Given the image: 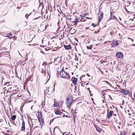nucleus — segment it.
<instances>
[{"label": "nucleus", "mask_w": 135, "mask_h": 135, "mask_svg": "<svg viewBox=\"0 0 135 135\" xmlns=\"http://www.w3.org/2000/svg\"><path fill=\"white\" fill-rule=\"evenodd\" d=\"M124 103V102L123 100L122 104H123Z\"/></svg>", "instance_id": "nucleus-55"}, {"label": "nucleus", "mask_w": 135, "mask_h": 135, "mask_svg": "<svg viewBox=\"0 0 135 135\" xmlns=\"http://www.w3.org/2000/svg\"><path fill=\"white\" fill-rule=\"evenodd\" d=\"M120 108H122L123 109V107H122V106H120Z\"/></svg>", "instance_id": "nucleus-63"}, {"label": "nucleus", "mask_w": 135, "mask_h": 135, "mask_svg": "<svg viewBox=\"0 0 135 135\" xmlns=\"http://www.w3.org/2000/svg\"><path fill=\"white\" fill-rule=\"evenodd\" d=\"M7 34V35H9V36H12V35L11 34V33H8Z\"/></svg>", "instance_id": "nucleus-41"}, {"label": "nucleus", "mask_w": 135, "mask_h": 135, "mask_svg": "<svg viewBox=\"0 0 135 135\" xmlns=\"http://www.w3.org/2000/svg\"><path fill=\"white\" fill-rule=\"evenodd\" d=\"M89 29L90 30H92V29H90V27H88L87 28H85V30H86V29Z\"/></svg>", "instance_id": "nucleus-44"}, {"label": "nucleus", "mask_w": 135, "mask_h": 135, "mask_svg": "<svg viewBox=\"0 0 135 135\" xmlns=\"http://www.w3.org/2000/svg\"><path fill=\"white\" fill-rule=\"evenodd\" d=\"M58 76H59V74H58V73H57V77H58Z\"/></svg>", "instance_id": "nucleus-61"}, {"label": "nucleus", "mask_w": 135, "mask_h": 135, "mask_svg": "<svg viewBox=\"0 0 135 135\" xmlns=\"http://www.w3.org/2000/svg\"><path fill=\"white\" fill-rule=\"evenodd\" d=\"M60 73L61 77L64 78L67 75V73L64 71L63 67L62 70L60 72Z\"/></svg>", "instance_id": "nucleus-3"}, {"label": "nucleus", "mask_w": 135, "mask_h": 135, "mask_svg": "<svg viewBox=\"0 0 135 135\" xmlns=\"http://www.w3.org/2000/svg\"><path fill=\"white\" fill-rule=\"evenodd\" d=\"M95 126V128H96V130L98 132H99V133H100V131L101 130V129H100V128L97 126Z\"/></svg>", "instance_id": "nucleus-21"}, {"label": "nucleus", "mask_w": 135, "mask_h": 135, "mask_svg": "<svg viewBox=\"0 0 135 135\" xmlns=\"http://www.w3.org/2000/svg\"><path fill=\"white\" fill-rule=\"evenodd\" d=\"M22 126L21 127V130L22 131H24L25 129V123L23 120V119L22 118Z\"/></svg>", "instance_id": "nucleus-10"}, {"label": "nucleus", "mask_w": 135, "mask_h": 135, "mask_svg": "<svg viewBox=\"0 0 135 135\" xmlns=\"http://www.w3.org/2000/svg\"><path fill=\"white\" fill-rule=\"evenodd\" d=\"M55 113L56 115H60V111L58 110H55Z\"/></svg>", "instance_id": "nucleus-25"}, {"label": "nucleus", "mask_w": 135, "mask_h": 135, "mask_svg": "<svg viewBox=\"0 0 135 135\" xmlns=\"http://www.w3.org/2000/svg\"><path fill=\"white\" fill-rule=\"evenodd\" d=\"M85 75H83L81 76V77H85Z\"/></svg>", "instance_id": "nucleus-52"}, {"label": "nucleus", "mask_w": 135, "mask_h": 135, "mask_svg": "<svg viewBox=\"0 0 135 135\" xmlns=\"http://www.w3.org/2000/svg\"><path fill=\"white\" fill-rule=\"evenodd\" d=\"M38 18H39L38 17H37V18H35L32 21H33V22H35V20L38 19Z\"/></svg>", "instance_id": "nucleus-39"}, {"label": "nucleus", "mask_w": 135, "mask_h": 135, "mask_svg": "<svg viewBox=\"0 0 135 135\" xmlns=\"http://www.w3.org/2000/svg\"><path fill=\"white\" fill-rule=\"evenodd\" d=\"M110 19H115L116 17L115 16V15L113 14L112 12H110Z\"/></svg>", "instance_id": "nucleus-13"}, {"label": "nucleus", "mask_w": 135, "mask_h": 135, "mask_svg": "<svg viewBox=\"0 0 135 135\" xmlns=\"http://www.w3.org/2000/svg\"><path fill=\"white\" fill-rule=\"evenodd\" d=\"M4 36L5 37H9V35H7Z\"/></svg>", "instance_id": "nucleus-58"}, {"label": "nucleus", "mask_w": 135, "mask_h": 135, "mask_svg": "<svg viewBox=\"0 0 135 135\" xmlns=\"http://www.w3.org/2000/svg\"><path fill=\"white\" fill-rule=\"evenodd\" d=\"M132 135H135V133L134 132L133 133Z\"/></svg>", "instance_id": "nucleus-56"}, {"label": "nucleus", "mask_w": 135, "mask_h": 135, "mask_svg": "<svg viewBox=\"0 0 135 135\" xmlns=\"http://www.w3.org/2000/svg\"><path fill=\"white\" fill-rule=\"evenodd\" d=\"M37 114L38 115L37 116L38 119V118L40 119L41 118L42 116L41 113L40 112L38 111Z\"/></svg>", "instance_id": "nucleus-16"}, {"label": "nucleus", "mask_w": 135, "mask_h": 135, "mask_svg": "<svg viewBox=\"0 0 135 135\" xmlns=\"http://www.w3.org/2000/svg\"><path fill=\"white\" fill-rule=\"evenodd\" d=\"M73 97L71 96H68L66 98V100H70L71 101H73Z\"/></svg>", "instance_id": "nucleus-18"}, {"label": "nucleus", "mask_w": 135, "mask_h": 135, "mask_svg": "<svg viewBox=\"0 0 135 135\" xmlns=\"http://www.w3.org/2000/svg\"><path fill=\"white\" fill-rule=\"evenodd\" d=\"M57 25H59V20L57 21Z\"/></svg>", "instance_id": "nucleus-46"}, {"label": "nucleus", "mask_w": 135, "mask_h": 135, "mask_svg": "<svg viewBox=\"0 0 135 135\" xmlns=\"http://www.w3.org/2000/svg\"><path fill=\"white\" fill-rule=\"evenodd\" d=\"M119 43L117 41H114L113 40L112 41V42L111 44L112 46V47H114L117 46L118 45Z\"/></svg>", "instance_id": "nucleus-7"}, {"label": "nucleus", "mask_w": 135, "mask_h": 135, "mask_svg": "<svg viewBox=\"0 0 135 135\" xmlns=\"http://www.w3.org/2000/svg\"><path fill=\"white\" fill-rule=\"evenodd\" d=\"M9 83H7L4 84V85H7L8 89H6L4 90V91L7 90V92H9V93H11L12 91V90H11L12 89V85H7V84H8Z\"/></svg>", "instance_id": "nucleus-1"}, {"label": "nucleus", "mask_w": 135, "mask_h": 135, "mask_svg": "<svg viewBox=\"0 0 135 135\" xmlns=\"http://www.w3.org/2000/svg\"><path fill=\"white\" fill-rule=\"evenodd\" d=\"M38 119L40 123V126H43V125L44 123V119L43 118H42L40 119H40L38 118Z\"/></svg>", "instance_id": "nucleus-11"}, {"label": "nucleus", "mask_w": 135, "mask_h": 135, "mask_svg": "<svg viewBox=\"0 0 135 135\" xmlns=\"http://www.w3.org/2000/svg\"><path fill=\"white\" fill-rule=\"evenodd\" d=\"M16 118V116L15 115H13L11 117V119L12 120H14Z\"/></svg>", "instance_id": "nucleus-26"}, {"label": "nucleus", "mask_w": 135, "mask_h": 135, "mask_svg": "<svg viewBox=\"0 0 135 135\" xmlns=\"http://www.w3.org/2000/svg\"><path fill=\"white\" fill-rule=\"evenodd\" d=\"M75 40H76L77 41V42H78V40L76 38H75Z\"/></svg>", "instance_id": "nucleus-64"}, {"label": "nucleus", "mask_w": 135, "mask_h": 135, "mask_svg": "<svg viewBox=\"0 0 135 135\" xmlns=\"http://www.w3.org/2000/svg\"><path fill=\"white\" fill-rule=\"evenodd\" d=\"M109 98H110L112 100V97H111V96H110V95H109Z\"/></svg>", "instance_id": "nucleus-47"}, {"label": "nucleus", "mask_w": 135, "mask_h": 135, "mask_svg": "<svg viewBox=\"0 0 135 135\" xmlns=\"http://www.w3.org/2000/svg\"><path fill=\"white\" fill-rule=\"evenodd\" d=\"M66 76H67L66 77V78H67L68 79H70V76L69 75L68 73H67V75Z\"/></svg>", "instance_id": "nucleus-33"}, {"label": "nucleus", "mask_w": 135, "mask_h": 135, "mask_svg": "<svg viewBox=\"0 0 135 135\" xmlns=\"http://www.w3.org/2000/svg\"><path fill=\"white\" fill-rule=\"evenodd\" d=\"M113 111L111 110L110 111L109 113L107 114V117L108 119H109L112 117L113 113Z\"/></svg>", "instance_id": "nucleus-8"}, {"label": "nucleus", "mask_w": 135, "mask_h": 135, "mask_svg": "<svg viewBox=\"0 0 135 135\" xmlns=\"http://www.w3.org/2000/svg\"><path fill=\"white\" fill-rule=\"evenodd\" d=\"M73 101H71V100H66V103H68V104H71Z\"/></svg>", "instance_id": "nucleus-28"}, {"label": "nucleus", "mask_w": 135, "mask_h": 135, "mask_svg": "<svg viewBox=\"0 0 135 135\" xmlns=\"http://www.w3.org/2000/svg\"><path fill=\"white\" fill-rule=\"evenodd\" d=\"M64 47V48L66 50H69L71 49V46L69 45H63Z\"/></svg>", "instance_id": "nucleus-12"}, {"label": "nucleus", "mask_w": 135, "mask_h": 135, "mask_svg": "<svg viewBox=\"0 0 135 135\" xmlns=\"http://www.w3.org/2000/svg\"><path fill=\"white\" fill-rule=\"evenodd\" d=\"M4 134L6 135H8L9 134L7 133H4Z\"/></svg>", "instance_id": "nucleus-51"}, {"label": "nucleus", "mask_w": 135, "mask_h": 135, "mask_svg": "<svg viewBox=\"0 0 135 135\" xmlns=\"http://www.w3.org/2000/svg\"><path fill=\"white\" fill-rule=\"evenodd\" d=\"M126 132L125 131H124L120 133V135H125Z\"/></svg>", "instance_id": "nucleus-34"}, {"label": "nucleus", "mask_w": 135, "mask_h": 135, "mask_svg": "<svg viewBox=\"0 0 135 135\" xmlns=\"http://www.w3.org/2000/svg\"><path fill=\"white\" fill-rule=\"evenodd\" d=\"M41 73L42 74H43L44 73V75H45L46 74V72L45 71V70L44 69V68H42L41 69Z\"/></svg>", "instance_id": "nucleus-27"}, {"label": "nucleus", "mask_w": 135, "mask_h": 135, "mask_svg": "<svg viewBox=\"0 0 135 135\" xmlns=\"http://www.w3.org/2000/svg\"><path fill=\"white\" fill-rule=\"evenodd\" d=\"M86 74V75H87L88 76V77H89L90 76V75H89V74L88 73L87 74Z\"/></svg>", "instance_id": "nucleus-53"}, {"label": "nucleus", "mask_w": 135, "mask_h": 135, "mask_svg": "<svg viewBox=\"0 0 135 135\" xmlns=\"http://www.w3.org/2000/svg\"><path fill=\"white\" fill-rule=\"evenodd\" d=\"M76 117V115L74 113V114H73V122L75 123V118Z\"/></svg>", "instance_id": "nucleus-22"}, {"label": "nucleus", "mask_w": 135, "mask_h": 135, "mask_svg": "<svg viewBox=\"0 0 135 135\" xmlns=\"http://www.w3.org/2000/svg\"><path fill=\"white\" fill-rule=\"evenodd\" d=\"M100 15L99 16L98 18V25H99V23L100 22L101 20L103 18V13L102 11L100 13Z\"/></svg>", "instance_id": "nucleus-5"}, {"label": "nucleus", "mask_w": 135, "mask_h": 135, "mask_svg": "<svg viewBox=\"0 0 135 135\" xmlns=\"http://www.w3.org/2000/svg\"><path fill=\"white\" fill-rule=\"evenodd\" d=\"M125 9L126 11L129 14H134V8L133 7H129L128 9L125 8Z\"/></svg>", "instance_id": "nucleus-2"}, {"label": "nucleus", "mask_w": 135, "mask_h": 135, "mask_svg": "<svg viewBox=\"0 0 135 135\" xmlns=\"http://www.w3.org/2000/svg\"><path fill=\"white\" fill-rule=\"evenodd\" d=\"M89 93L90 94V95L91 96H92L93 94L92 93H91V92H89Z\"/></svg>", "instance_id": "nucleus-49"}, {"label": "nucleus", "mask_w": 135, "mask_h": 135, "mask_svg": "<svg viewBox=\"0 0 135 135\" xmlns=\"http://www.w3.org/2000/svg\"><path fill=\"white\" fill-rule=\"evenodd\" d=\"M106 91V90H102V98H104V99H105V97L104 96L105 95V93L104 92V91Z\"/></svg>", "instance_id": "nucleus-17"}, {"label": "nucleus", "mask_w": 135, "mask_h": 135, "mask_svg": "<svg viewBox=\"0 0 135 135\" xmlns=\"http://www.w3.org/2000/svg\"><path fill=\"white\" fill-rule=\"evenodd\" d=\"M52 88L51 87H46V90H47V92L46 91V93H47L48 94V92H49V89H50Z\"/></svg>", "instance_id": "nucleus-29"}, {"label": "nucleus", "mask_w": 135, "mask_h": 135, "mask_svg": "<svg viewBox=\"0 0 135 135\" xmlns=\"http://www.w3.org/2000/svg\"><path fill=\"white\" fill-rule=\"evenodd\" d=\"M77 79L76 78H74L73 79L71 80L72 81V83L74 85H75L76 84V82L77 81Z\"/></svg>", "instance_id": "nucleus-14"}, {"label": "nucleus", "mask_w": 135, "mask_h": 135, "mask_svg": "<svg viewBox=\"0 0 135 135\" xmlns=\"http://www.w3.org/2000/svg\"><path fill=\"white\" fill-rule=\"evenodd\" d=\"M18 92V90H12V94H16Z\"/></svg>", "instance_id": "nucleus-24"}, {"label": "nucleus", "mask_w": 135, "mask_h": 135, "mask_svg": "<svg viewBox=\"0 0 135 135\" xmlns=\"http://www.w3.org/2000/svg\"><path fill=\"white\" fill-rule=\"evenodd\" d=\"M67 27V28L65 29V31H66L67 32H68V31H70L71 29V27H69V26H66Z\"/></svg>", "instance_id": "nucleus-23"}, {"label": "nucleus", "mask_w": 135, "mask_h": 135, "mask_svg": "<svg viewBox=\"0 0 135 135\" xmlns=\"http://www.w3.org/2000/svg\"><path fill=\"white\" fill-rule=\"evenodd\" d=\"M113 115L115 116H116L117 115V114H113Z\"/></svg>", "instance_id": "nucleus-60"}, {"label": "nucleus", "mask_w": 135, "mask_h": 135, "mask_svg": "<svg viewBox=\"0 0 135 135\" xmlns=\"http://www.w3.org/2000/svg\"><path fill=\"white\" fill-rule=\"evenodd\" d=\"M65 26H64V27L63 28V27L61 28V27H58L57 28V30L56 31V32H57L59 31V32H61L62 31V30H63L64 28L65 27Z\"/></svg>", "instance_id": "nucleus-15"}, {"label": "nucleus", "mask_w": 135, "mask_h": 135, "mask_svg": "<svg viewBox=\"0 0 135 135\" xmlns=\"http://www.w3.org/2000/svg\"><path fill=\"white\" fill-rule=\"evenodd\" d=\"M47 26H40L39 30L41 32H43L46 29Z\"/></svg>", "instance_id": "nucleus-9"}, {"label": "nucleus", "mask_w": 135, "mask_h": 135, "mask_svg": "<svg viewBox=\"0 0 135 135\" xmlns=\"http://www.w3.org/2000/svg\"><path fill=\"white\" fill-rule=\"evenodd\" d=\"M30 118H31V123H32V126L33 125V123H32V122L31 120V117H30Z\"/></svg>", "instance_id": "nucleus-54"}, {"label": "nucleus", "mask_w": 135, "mask_h": 135, "mask_svg": "<svg viewBox=\"0 0 135 135\" xmlns=\"http://www.w3.org/2000/svg\"><path fill=\"white\" fill-rule=\"evenodd\" d=\"M132 98L133 100L135 102V92L134 93V97H132Z\"/></svg>", "instance_id": "nucleus-32"}, {"label": "nucleus", "mask_w": 135, "mask_h": 135, "mask_svg": "<svg viewBox=\"0 0 135 135\" xmlns=\"http://www.w3.org/2000/svg\"><path fill=\"white\" fill-rule=\"evenodd\" d=\"M6 132L7 133H9V130H8L6 131Z\"/></svg>", "instance_id": "nucleus-57"}, {"label": "nucleus", "mask_w": 135, "mask_h": 135, "mask_svg": "<svg viewBox=\"0 0 135 135\" xmlns=\"http://www.w3.org/2000/svg\"><path fill=\"white\" fill-rule=\"evenodd\" d=\"M57 128V129H58L60 131V132H61V131H60V129L58 128H57V127H55V128H54V129H53V132L54 133V131H55V129L56 128Z\"/></svg>", "instance_id": "nucleus-38"}, {"label": "nucleus", "mask_w": 135, "mask_h": 135, "mask_svg": "<svg viewBox=\"0 0 135 135\" xmlns=\"http://www.w3.org/2000/svg\"><path fill=\"white\" fill-rule=\"evenodd\" d=\"M121 90L122 91H119L120 93L122 92L125 95H127L130 93V91L129 90H125L124 89H122Z\"/></svg>", "instance_id": "nucleus-6"}, {"label": "nucleus", "mask_w": 135, "mask_h": 135, "mask_svg": "<svg viewBox=\"0 0 135 135\" xmlns=\"http://www.w3.org/2000/svg\"><path fill=\"white\" fill-rule=\"evenodd\" d=\"M60 115H62V114H63V117H64V115H64V114H63V113H62V112H60Z\"/></svg>", "instance_id": "nucleus-40"}, {"label": "nucleus", "mask_w": 135, "mask_h": 135, "mask_svg": "<svg viewBox=\"0 0 135 135\" xmlns=\"http://www.w3.org/2000/svg\"><path fill=\"white\" fill-rule=\"evenodd\" d=\"M104 82H105V83H106L107 84H108V85L109 86H110L112 87V85L110 84L108 81H104Z\"/></svg>", "instance_id": "nucleus-31"}, {"label": "nucleus", "mask_w": 135, "mask_h": 135, "mask_svg": "<svg viewBox=\"0 0 135 135\" xmlns=\"http://www.w3.org/2000/svg\"><path fill=\"white\" fill-rule=\"evenodd\" d=\"M93 45H90L89 46H86V48L88 49H91Z\"/></svg>", "instance_id": "nucleus-30"}, {"label": "nucleus", "mask_w": 135, "mask_h": 135, "mask_svg": "<svg viewBox=\"0 0 135 135\" xmlns=\"http://www.w3.org/2000/svg\"><path fill=\"white\" fill-rule=\"evenodd\" d=\"M75 20L73 22H74V25H76L77 24V23L78 22V20H79V18H78V17H76V19H75Z\"/></svg>", "instance_id": "nucleus-20"}, {"label": "nucleus", "mask_w": 135, "mask_h": 135, "mask_svg": "<svg viewBox=\"0 0 135 135\" xmlns=\"http://www.w3.org/2000/svg\"><path fill=\"white\" fill-rule=\"evenodd\" d=\"M54 107H56L57 106V105L56 104V102L55 100L54 101Z\"/></svg>", "instance_id": "nucleus-37"}, {"label": "nucleus", "mask_w": 135, "mask_h": 135, "mask_svg": "<svg viewBox=\"0 0 135 135\" xmlns=\"http://www.w3.org/2000/svg\"><path fill=\"white\" fill-rule=\"evenodd\" d=\"M100 30V27L99 28L98 30L97 31H95L94 32V33H97Z\"/></svg>", "instance_id": "nucleus-35"}, {"label": "nucleus", "mask_w": 135, "mask_h": 135, "mask_svg": "<svg viewBox=\"0 0 135 135\" xmlns=\"http://www.w3.org/2000/svg\"><path fill=\"white\" fill-rule=\"evenodd\" d=\"M82 13L80 15V16L81 18H83L88 15L87 13Z\"/></svg>", "instance_id": "nucleus-19"}, {"label": "nucleus", "mask_w": 135, "mask_h": 135, "mask_svg": "<svg viewBox=\"0 0 135 135\" xmlns=\"http://www.w3.org/2000/svg\"><path fill=\"white\" fill-rule=\"evenodd\" d=\"M116 55L117 57L120 59H123V53L121 52H117L116 53Z\"/></svg>", "instance_id": "nucleus-4"}, {"label": "nucleus", "mask_w": 135, "mask_h": 135, "mask_svg": "<svg viewBox=\"0 0 135 135\" xmlns=\"http://www.w3.org/2000/svg\"><path fill=\"white\" fill-rule=\"evenodd\" d=\"M27 80H28L27 81H26V82L27 83L28 81H29L30 80V79L29 78L28 79H27Z\"/></svg>", "instance_id": "nucleus-48"}, {"label": "nucleus", "mask_w": 135, "mask_h": 135, "mask_svg": "<svg viewBox=\"0 0 135 135\" xmlns=\"http://www.w3.org/2000/svg\"><path fill=\"white\" fill-rule=\"evenodd\" d=\"M132 46H135V44H133L132 45Z\"/></svg>", "instance_id": "nucleus-62"}, {"label": "nucleus", "mask_w": 135, "mask_h": 135, "mask_svg": "<svg viewBox=\"0 0 135 135\" xmlns=\"http://www.w3.org/2000/svg\"><path fill=\"white\" fill-rule=\"evenodd\" d=\"M66 104H67V106L68 108L70 106V105L71 104H69V103L68 104V103H66Z\"/></svg>", "instance_id": "nucleus-43"}, {"label": "nucleus", "mask_w": 135, "mask_h": 135, "mask_svg": "<svg viewBox=\"0 0 135 135\" xmlns=\"http://www.w3.org/2000/svg\"><path fill=\"white\" fill-rule=\"evenodd\" d=\"M86 18L87 19H91V18H89V17H86Z\"/></svg>", "instance_id": "nucleus-50"}, {"label": "nucleus", "mask_w": 135, "mask_h": 135, "mask_svg": "<svg viewBox=\"0 0 135 135\" xmlns=\"http://www.w3.org/2000/svg\"><path fill=\"white\" fill-rule=\"evenodd\" d=\"M102 101V102L103 103H104V100H103Z\"/></svg>", "instance_id": "nucleus-59"}, {"label": "nucleus", "mask_w": 135, "mask_h": 135, "mask_svg": "<svg viewBox=\"0 0 135 135\" xmlns=\"http://www.w3.org/2000/svg\"><path fill=\"white\" fill-rule=\"evenodd\" d=\"M40 46L41 47H46V45H40Z\"/></svg>", "instance_id": "nucleus-42"}, {"label": "nucleus", "mask_w": 135, "mask_h": 135, "mask_svg": "<svg viewBox=\"0 0 135 135\" xmlns=\"http://www.w3.org/2000/svg\"><path fill=\"white\" fill-rule=\"evenodd\" d=\"M90 88H88L87 89V90H89V92H91V91L90 90Z\"/></svg>", "instance_id": "nucleus-45"}, {"label": "nucleus", "mask_w": 135, "mask_h": 135, "mask_svg": "<svg viewBox=\"0 0 135 135\" xmlns=\"http://www.w3.org/2000/svg\"><path fill=\"white\" fill-rule=\"evenodd\" d=\"M30 15V14H29L28 15H27V14H26L25 16V17L27 19L28 17L29 16V15Z\"/></svg>", "instance_id": "nucleus-36"}]
</instances>
